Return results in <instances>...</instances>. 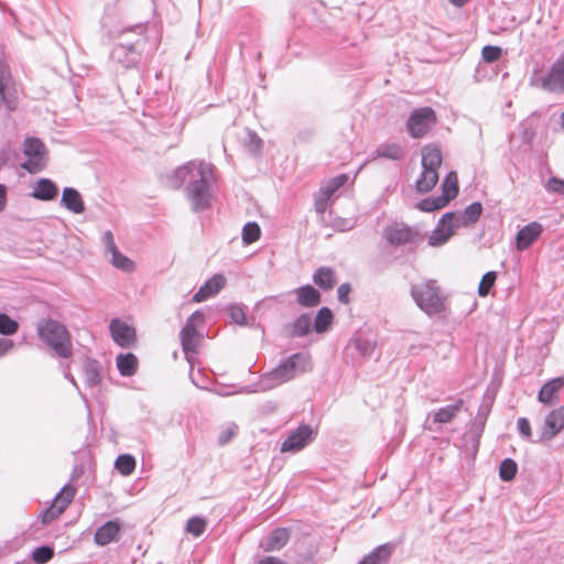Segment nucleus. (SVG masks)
<instances>
[{
    "instance_id": "f257e3e1",
    "label": "nucleus",
    "mask_w": 564,
    "mask_h": 564,
    "mask_svg": "<svg viewBox=\"0 0 564 564\" xmlns=\"http://www.w3.org/2000/svg\"><path fill=\"white\" fill-rule=\"evenodd\" d=\"M215 181L214 165L205 161H189L174 171L170 178L173 188L185 182L186 196L194 212L208 208L212 202V183Z\"/></svg>"
},
{
    "instance_id": "f03ea898",
    "label": "nucleus",
    "mask_w": 564,
    "mask_h": 564,
    "mask_svg": "<svg viewBox=\"0 0 564 564\" xmlns=\"http://www.w3.org/2000/svg\"><path fill=\"white\" fill-rule=\"evenodd\" d=\"M313 370L312 358L305 352H295L281 362L261 379L263 389H272L303 373Z\"/></svg>"
},
{
    "instance_id": "7ed1b4c3",
    "label": "nucleus",
    "mask_w": 564,
    "mask_h": 564,
    "mask_svg": "<svg viewBox=\"0 0 564 564\" xmlns=\"http://www.w3.org/2000/svg\"><path fill=\"white\" fill-rule=\"evenodd\" d=\"M36 334L58 357L69 358L73 355L70 334L63 323L51 317H42L36 322Z\"/></svg>"
},
{
    "instance_id": "20e7f679",
    "label": "nucleus",
    "mask_w": 564,
    "mask_h": 564,
    "mask_svg": "<svg viewBox=\"0 0 564 564\" xmlns=\"http://www.w3.org/2000/svg\"><path fill=\"white\" fill-rule=\"evenodd\" d=\"M411 296L415 304L430 316L445 311V297L436 280L413 284Z\"/></svg>"
},
{
    "instance_id": "39448f33",
    "label": "nucleus",
    "mask_w": 564,
    "mask_h": 564,
    "mask_svg": "<svg viewBox=\"0 0 564 564\" xmlns=\"http://www.w3.org/2000/svg\"><path fill=\"white\" fill-rule=\"evenodd\" d=\"M22 151L28 160L20 164L21 169L30 174H36L45 169L46 148L42 140L35 137L26 138Z\"/></svg>"
},
{
    "instance_id": "423d86ee",
    "label": "nucleus",
    "mask_w": 564,
    "mask_h": 564,
    "mask_svg": "<svg viewBox=\"0 0 564 564\" xmlns=\"http://www.w3.org/2000/svg\"><path fill=\"white\" fill-rule=\"evenodd\" d=\"M205 315L202 311L197 310L186 319L185 325L182 327L180 337L182 349L188 359L189 354H196L198 343L200 340L202 335L197 330V324L204 322Z\"/></svg>"
},
{
    "instance_id": "0eeeda50",
    "label": "nucleus",
    "mask_w": 564,
    "mask_h": 564,
    "mask_svg": "<svg viewBox=\"0 0 564 564\" xmlns=\"http://www.w3.org/2000/svg\"><path fill=\"white\" fill-rule=\"evenodd\" d=\"M110 57L113 62L126 68L137 66L141 59L140 40L119 41V43L113 46Z\"/></svg>"
},
{
    "instance_id": "6e6552de",
    "label": "nucleus",
    "mask_w": 564,
    "mask_h": 564,
    "mask_svg": "<svg viewBox=\"0 0 564 564\" xmlns=\"http://www.w3.org/2000/svg\"><path fill=\"white\" fill-rule=\"evenodd\" d=\"M435 111L430 107L415 109L409 117L406 127L412 138H422L435 123Z\"/></svg>"
},
{
    "instance_id": "1a4fd4ad",
    "label": "nucleus",
    "mask_w": 564,
    "mask_h": 564,
    "mask_svg": "<svg viewBox=\"0 0 564 564\" xmlns=\"http://www.w3.org/2000/svg\"><path fill=\"white\" fill-rule=\"evenodd\" d=\"M536 85L549 93L564 94V54L552 64L545 75L536 79Z\"/></svg>"
},
{
    "instance_id": "9d476101",
    "label": "nucleus",
    "mask_w": 564,
    "mask_h": 564,
    "mask_svg": "<svg viewBox=\"0 0 564 564\" xmlns=\"http://www.w3.org/2000/svg\"><path fill=\"white\" fill-rule=\"evenodd\" d=\"M316 432L308 424H301L293 430L281 445L282 453H296L307 446L316 436Z\"/></svg>"
},
{
    "instance_id": "9b49d317",
    "label": "nucleus",
    "mask_w": 564,
    "mask_h": 564,
    "mask_svg": "<svg viewBox=\"0 0 564 564\" xmlns=\"http://www.w3.org/2000/svg\"><path fill=\"white\" fill-rule=\"evenodd\" d=\"M76 494V488L72 485H65L54 498V503L42 514V522L50 523L56 519L70 503Z\"/></svg>"
},
{
    "instance_id": "f8f14e48",
    "label": "nucleus",
    "mask_w": 564,
    "mask_h": 564,
    "mask_svg": "<svg viewBox=\"0 0 564 564\" xmlns=\"http://www.w3.org/2000/svg\"><path fill=\"white\" fill-rule=\"evenodd\" d=\"M564 429V406H560L551 411L544 421V425L540 433V436L534 442H547L551 441Z\"/></svg>"
},
{
    "instance_id": "ddd939ff",
    "label": "nucleus",
    "mask_w": 564,
    "mask_h": 564,
    "mask_svg": "<svg viewBox=\"0 0 564 564\" xmlns=\"http://www.w3.org/2000/svg\"><path fill=\"white\" fill-rule=\"evenodd\" d=\"M109 330L113 341L123 348L132 346L137 340L135 329L119 318L111 319Z\"/></svg>"
},
{
    "instance_id": "4468645a",
    "label": "nucleus",
    "mask_w": 564,
    "mask_h": 564,
    "mask_svg": "<svg viewBox=\"0 0 564 564\" xmlns=\"http://www.w3.org/2000/svg\"><path fill=\"white\" fill-rule=\"evenodd\" d=\"M419 232L408 226H391L384 231L387 241L394 247L413 243L419 239Z\"/></svg>"
},
{
    "instance_id": "2eb2a0df",
    "label": "nucleus",
    "mask_w": 564,
    "mask_h": 564,
    "mask_svg": "<svg viewBox=\"0 0 564 564\" xmlns=\"http://www.w3.org/2000/svg\"><path fill=\"white\" fill-rule=\"evenodd\" d=\"M120 531V523L117 520H109L96 530L94 535L95 543L99 546H105L112 541H118Z\"/></svg>"
},
{
    "instance_id": "dca6fc26",
    "label": "nucleus",
    "mask_w": 564,
    "mask_h": 564,
    "mask_svg": "<svg viewBox=\"0 0 564 564\" xmlns=\"http://www.w3.org/2000/svg\"><path fill=\"white\" fill-rule=\"evenodd\" d=\"M489 411L490 409L488 406L480 405L470 431L467 434H465L466 440L470 438L473 441L474 455H476L478 452L479 441L484 432Z\"/></svg>"
},
{
    "instance_id": "f3484780",
    "label": "nucleus",
    "mask_w": 564,
    "mask_h": 564,
    "mask_svg": "<svg viewBox=\"0 0 564 564\" xmlns=\"http://www.w3.org/2000/svg\"><path fill=\"white\" fill-rule=\"evenodd\" d=\"M225 284L226 278L223 274H215L198 289L193 296V301L196 303L206 301L207 299L216 295Z\"/></svg>"
},
{
    "instance_id": "a211bd4d",
    "label": "nucleus",
    "mask_w": 564,
    "mask_h": 564,
    "mask_svg": "<svg viewBox=\"0 0 564 564\" xmlns=\"http://www.w3.org/2000/svg\"><path fill=\"white\" fill-rule=\"evenodd\" d=\"M394 551L395 543L393 542L380 544L364 556L358 564H388Z\"/></svg>"
},
{
    "instance_id": "6ab92c4d",
    "label": "nucleus",
    "mask_w": 564,
    "mask_h": 564,
    "mask_svg": "<svg viewBox=\"0 0 564 564\" xmlns=\"http://www.w3.org/2000/svg\"><path fill=\"white\" fill-rule=\"evenodd\" d=\"M291 532L286 528H276L272 530L265 540L261 543V547L265 552L280 551L290 540Z\"/></svg>"
},
{
    "instance_id": "aec40b11",
    "label": "nucleus",
    "mask_w": 564,
    "mask_h": 564,
    "mask_svg": "<svg viewBox=\"0 0 564 564\" xmlns=\"http://www.w3.org/2000/svg\"><path fill=\"white\" fill-rule=\"evenodd\" d=\"M292 293L296 295V303L302 307H314L322 301L321 292L311 284L296 288Z\"/></svg>"
},
{
    "instance_id": "412c9836",
    "label": "nucleus",
    "mask_w": 564,
    "mask_h": 564,
    "mask_svg": "<svg viewBox=\"0 0 564 564\" xmlns=\"http://www.w3.org/2000/svg\"><path fill=\"white\" fill-rule=\"evenodd\" d=\"M542 230V225L535 221L522 227L517 234V248L528 249L540 237Z\"/></svg>"
},
{
    "instance_id": "4be33fe9",
    "label": "nucleus",
    "mask_w": 564,
    "mask_h": 564,
    "mask_svg": "<svg viewBox=\"0 0 564 564\" xmlns=\"http://www.w3.org/2000/svg\"><path fill=\"white\" fill-rule=\"evenodd\" d=\"M58 195V187L57 185L51 180V178H40L35 186L33 187V191L31 193V196L35 199L48 202L53 200Z\"/></svg>"
},
{
    "instance_id": "5701e85b",
    "label": "nucleus",
    "mask_w": 564,
    "mask_h": 564,
    "mask_svg": "<svg viewBox=\"0 0 564 564\" xmlns=\"http://www.w3.org/2000/svg\"><path fill=\"white\" fill-rule=\"evenodd\" d=\"M61 205L74 214H82L85 210L83 197L74 187H65L63 189Z\"/></svg>"
},
{
    "instance_id": "b1692460",
    "label": "nucleus",
    "mask_w": 564,
    "mask_h": 564,
    "mask_svg": "<svg viewBox=\"0 0 564 564\" xmlns=\"http://www.w3.org/2000/svg\"><path fill=\"white\" fill-rule=\"evenodd\" d=\"M463 405H464V400L458 399V400H456L455 403L440 408V409L431 412L429 415L433 417L434 423L446 424V423L452 422L457 416V414L462 410Z\"/></svg>"
},
{
    "instance_id": "393cba45",
    "label": "nucleus",
    "mask_w": 564,
    "mask_h": 564,
    "mask_svg": "<svg viewBox=\"0 0 564 564\" xmlns=\"http://www.w3.org/2000/svg\"><path fill=\"white\" fill-rule=\"evenodd\" d=\"M312 328V317L307 313L301 314L294 322L288 324L285 329L291 338L304 337Z\"/></svg>"
},
{
    "instance_id": "a878e982",
    "label": "nucleus",
    "mask_w": 564,
    "mask_h": 564,
    "mask_svg": "<svg viewBox=\"0 0 564 564\" xmlns=\"http://www.w3.org/2000/svg\"><path fill=\"white\" fill-rule=\"evenodd\" d=\"M454 235L453 228L447 221H443V216L440 218L437 226L429 237V245L432 247L443 246Z\"/></svg>"
},
{
    "instance_id": "bb28decb",
    "label": "nucleus",
    "mask_w": 564,
    "mask_h": 564,
    "mask_svg": "<svg viewBox=\"0 0 564 564\" xmlns=\"http://www.w3.org/2000/svg\"><path fill=\"white\" fill-rule=\"evenodd\" d=\"M563 386L564 379L560 377L545 382L539 391L538 400L544 404H552Z\"/></svg>"
},
{
    "instance_id": "cd10ccee",
    "label": "nucleus",
    "mask_w": 564,
    "mask_h": 564,
    "mask_svg": "<svg viewBox=\"0 0 564 564\" xmlns=\"http://www.w3.org/2000/svg\"><path fill=\"white\" fill-rule=\"evenodd\" d=\"M313 282L324 291L332 290L336 284L335 271L330 267H319L313 274Z\"/></svg>"
},
{
    "instance_id": "c85d7f7f",
    "label": "nucleus",
    "mask_w": 564,
    "mask_h": 564,
    "mask_svg": "<svg viewBox=\"0 0 564 564\" xmlns=\"http://www.w3.org/2000/svg\"><path fill=\"white\" fill-rule=\"evenodd\" d=\"M117 368L121 376L131 377L138 370V358L132 352L119 354L117 356Z\"/></svg>"
},
{
    "instance_id": "c756f323",
    "label": "nucleus",
    "mask_w": 564,
    "mask_h": 564,
    "mask_svg": "<svg viewBox=\"0 0 564 564\" xmlns=\"http://www.w3.org/2000/svg\"><path fill=\"white\" fill-rule=\"evenodd\" d=\"M376 341L364 336H355L348 344L347 349H355L361 357L369 358L376 349Z\"/></svg>"
},
{
    "instance_id": "7c9ffc66",
    "label": "nucleus",
    "mask_w": 564,
    "mask_h": 564,
    "mask_svg": "<svg viewBox=\"0 0 564 564\" xmlns=\"http://www.w3.org/2000/svg\"><path fill=\"white\" fill-rule=\"evenodd\" d=\"M421 164L424 170L437 171L442 164L441 150L436 147H425L422 151Z\"/></svg>"
},
{
    "instance_id": "2f4dec72",
    "label": "nucleus",
    "mask_w": 564,
    "mask_h": 564,
    "mask_svg": "<svg viewBox=\"0 0 564 564\" xmlns=\"http://www.w3.org/2000/svg\"><path fill=\"white\" fill-rule=\"evenodd\" d=\"M85 383L88 387H96L101 381V367L95 359H87L84 366Z\"/></svg>"
},
{
    "instance_id": "473e14b6",
    "label": "nucleus",
    "mask_w": 564,
    "mask_h": 564,
    "mask_svg": "<svg viewBox=\"0 0 564 564\" xmlns=\"http://www.w3.org/2000/svg\"><path fill=\"white\" fill-rule=\"evenodd\" d=\"M333 319V312L328 307L323 306L317 311L314 321H312V326L316 333L322 334L330 327Z\"/></svg>"
},
{
    "instance_id": "72a5a7b5",
    "label": "nucleus",
    "mask_w": 564,
    "mask_h": 564,
    "mask_svg": "<svg viewBox=\"0 0 564 564\" xmlns=\"http://www.w3.org/2000/svg\"><path fill=\"white\" fill-rule=\"evenodd\" d=\"M373 158H386L390 160H401L404 155V151L398 143H386L380 144L372 153Z\"/></svg>"
},
{
    "instance_id": "f704fd0d",
    "label": "nucleus",
    "mask_w": 564,
    "mask_h": 564,
    "mask_svg": "<svg viewBox=\"0 0 564 564\" xmlns=\"http://www.w3.org/2000/svg\"><path fill=\"white\" fill-rule=\"evenodd\" d=\"M437 181V171L423 169L420 177L415 182V188L419 193H427L436 185Z\"/></svg>"
},
{
    "instance_id": "c9c22d12",
    "label": "nucleus",
    "mask_w": 564,
    "mask_h": 564,
    "mask_svg": "<svg viewBox=\"0 0 564 564\" xmlns=\"http://www.w3.org/2000/svg\"><path fill=\"white\" fill-rule=\"evenodd\" d=\"M458 194V183L457 177L454 172H451L445 177L442 184V197L446 198V202L449 203L454 199Z\"/></svg>"
},
{
    "instance_id": "e433bc0d",
    "label": "nucleus",
    "mask_w": 564,
    "mask_h": 564,
    "mask_svg": "<svg viewBox=\"0 0 564 564\" xmlns=\"http://www.w3.org/2000/svg\"><path fill=\"white\" fill-rule=\"evenodd\" d=\"M115 468L123 476H128L133 473L135 468V459L130 454H121L115 462Z\"/></svg>"
},
{
    "instance_id": "4c0bfd02",
    "label": "nucleus",
    "mask_w": 564,
    "mask_h": 564,
    "mask_svg": "<svg viewBox=\"0 0 564 564\" xmlns=\"http://www.w3.org/2000/svg\"><path fill=\"white\" fill-rule=\"evenodd\" d=\"M110 254H111L110 263L115 268L120 269L124 272L133 271V269H134L133 261L131 259H129L128 257H126L124 254H122L118 249L110 252Z\"/></svg>"
},
{
    "instance_id": "58836bf2",
    "label": "nucleus",
    "mask_w": 564,
    "mask_h": 564,
    "mask_svg": "<svg viewBox=\"0 0 564 564\" xmlns=\"http://www.w3.org/2000/svg\"><path fill=\"white\" fill-rule=\"evenodd\" d=\"M448 203L442 195L436 197H427L417 203V208L422 212H434L445 207Z\"/></svg>"
},
{
    "instance_id": "ea45409f",
    "label": "nucleus",
    "mask_w": 564,
    "mask_h": 564,
    "mask_svg": "<svg viewBox=\"0 0 564 564\" xmlns=\"http://www.w3.org/2000/svg\"><path fill=\"white\" fill-rule=\"evenodd\" d=\"M518 471V465L512 458H505L499 466V477L503 481L514 479Z\"/></svg>"
},
{
    "instance_id": "a19ab883",
    "label": "nucleus",
    "mask_w": 564,
    "mask_h": 564,
    "mask_svg": "<svg viewBox=\"0 0 564 564\" xmlns=\"http://www.w3.org/2000/svg\"><path fill=\"white\" fill-rule=\"evenodd\" d=\"M260 235V226L256 221H249L243 226L241 237L245 245H251L259 240Z\"/></svg>"
},
{
    "instance_id": "79ce46f5",
    "label": "nucleus",
    "mask_w": 564,
    "mask_h": 564,
    "mask_svg": "<svg viewBox=\"0 0 564 564\" xmlns=\"http://www.w3.org/2000/svg\"><path fill=\"white\" fill-rule=\"evenodd\" d=\"M207 522L204 518L194 516L187 520L185 530L187 533L198 538L205 532Z\"/></svg>"
},
{
    "instance_id": "37998d69",
    "label": "nucleus",
    "mask_w": 564,
    "mask_h": 564,
    "mask_svg": "<svg viewBox=\"0 0 564 564\" xmlns=\"http://www.w3.org/2000/svg\"><path fill=\"white\" fill-rule=\"evenodd\" d=\"M19 330V323L7 313H0V335L12 336Z\"/></svg>"
},
{
    "instance_id": "c03bdc74",
    "label": "nucleus",
    "mask_w": 564,
    "mask_h": 564,
    "mask_svg": "<svg viewBox=\"0 0 564 564\" xmlns=\"http://www.w3.org/2000/svg\"><path fill=\"white\" fill-rule=\"evenodd\" d=\"M54 556V549L51 545H41L32 552V561L35 564H45Z\"/></svg>"
},
{
    "instance_id": "a18cd8bd",
    "label": "nucleus",
    "mask_w": 564,
    "mask_h": 564,
    "mask_svg": "<svg viewBox=\"0 0 564 564\" xmlns=\"http://www.w3.org/2000/svg\"><path fill=\"white\" fill-rule=\"evenodd\" d=\"M443 221H447L455 231L460 227H470L463 212H448L443 215Z\"/></svg>"
},
{
    "instance_id": "49530a36",
    "label": "nucleus",
    "mask_w": 564,
    "mask_h": 564,
    "mask_svg": "<svg viewBox=\"0 0 564 564\" xmlns=\"http://www.w3.org/2000/svg\"><path fill=\"white\" fill-rule=\"evenodd\" d=\"M145 29L144 24H135L133 26L126 28L120 32L119 39L120 41H135L137 39L141 41V36L144 34Z\"/></svg>"
},
{
    "instance_id": "de8ad7c7",
    "label": "nucleus",
    "mask_w": 564,
    "mask_h": 564,
    "mask_svg": "<svg viewBox=\"0 0 564 564\" xmlns=\"http://www.w3.org/2000/svg\"><path fill=\"white\" fill-rule=\"evenodd\" d=\"M226 311L235 324L240 326L247 325V317L243 305L230 304L227 306Z\"/></svg>"
},
{
    "instance_id": "09e8293b",
    "label": "nucleus",
    "mask_w": 564,
    "mask_h": 564,
    "mask_svg": "<svg viewBox=\"0 0 564 564\" xmlns=\"http://www.w3.org/2000/svg\"><path fill=\"white\" fill-rule=\"evenodd\" d=\"M482 210H484L482 205L479 202L471 203L463 210V214L465 215V219L467 220L469 226L475 225L479 220V218L482 214Z\"/></svg>"
},
{
    "instance_id": "8fccbe9b",
    "label": "nucleus",
    "mask_w": 564,
    "mask_h": 564,
    "mask_svg": "<svg viewBox=\"0 0 564 564\" xmlns=\"http://www.w3.org/2000/svg\"><path fill=\"white\" fill-rule=\"evenodd\" d=\"M348 181V176L346 174H340L333 177L324 187L321 189L325 193L326 196L332 197L340 187H343Z\"/></svg>"
},
{
    "instance_id": "3c124183",
    "label": "nucleus",
    "mask_w": 564,
    "mask_h": 564,
    "mask_svg": "<svg viewBox=\"0 0 564 564\" xmlns=\"http://www.w3.org/2000/svg\"><path fill=\"white\" fill-rule=\"evenodd\" d=\"M497 273L495 271H489L482 275L478 286L479 296L485 297L489 294L490 290L495 285Z\"/></svg>"
},
{
    "instance_id": "603ef678",
    "label": "nucleus",
    "mask_w": 564,
    "mask_h": 564,
    "mask_svg": "<svg viewBox=\"0 0 564 564\" xmlns=\"http://www.w3.org/2000/svg\"><path fill=\"white\" fill-rule=\"evenodd\" d=\"M502 55V48L496 45H486L481 50V57L486 63H494Z\"/></svg>"
},
{
    "instance_id": "864d4df0",
    "label": "nucleus",
    "mask_w": 564,
    "mask_h": 564,
    "mask_svg": "<svg viewBox=\"0 0 564 564\" xmlns=\"http://www.w3.org/2000/svg\"><path fill=\"white\" fill-rule=\"evenodd\" d=\"M263 141L262 139L253 131H248L247 134V148L248 150L254 154H260L262 150Z\"/></svg>"
},
{
    "instance_id": "5fc2aeb1",
    "label": "nucleus",
    "mask_w": 564,
    "mask_h": 564,
    "mask_svg": "<svg viewBox=\"0 0 564 564\" xmlns=\"http://www.w3.org/2000/svg\"><path fill=\"white\" fill-rule=\"evenodd\" d=\"M329 199L330 197L326 196L325 193L322 189H319V193L315 197L314 202V207L318 215H323L326 212Z\"/></svg>"
},
{
    "instance_id": "6e6d98bb",
    "label": "nucleus",
    "mask_w": 564,
    "mask_h": 564,
    "mask_svg": "<svg viewBox=\"0 0 564 564\" xmlns=\"http://www.w3.org/2000/svg\"><path fill=\"white\" fill-rule=\"evenodd\" d=\"M545 188L549 192L556 193V194L564 196V180L558 178L556 176H552L549 178Z\"/></svg>"
},
{
    "instance_id": "4d7b16f0",
    "label": "nucleus",
    "mask_w": 564,
    "mask_h": 564,
    "mask_svg": "<svg viewBox=\"0 0 564 564\" xmlns=\"http://www.w3.org/2000/svg\"><path fill=\"white\" fill-rule=\"evenodd\" d=\"M238 432V426L236 424H231L220 432L218 436V443L220 445L227 444Z\"/></svg>"
},
{
    "instance_id": "13d9d810",
    "label": "nucleus",
    "mask_w": 564,
    "mask_h": 564,
    "mask_svg": "<svg viewBox=\"0 0 564 564\" xmlns=\"http://www.w3.org/2000/svg\"><path fill=\"white\" fill-rule=\"evenodd\" d=\"M517 426L519 430V433L521 436H523L527 440L531 438L532 432H531V425L528 419L520 417L518 419Z\"/></svg>"
},
{
    "instance_id": "bf43d9fd",
    "label": "nucleus",
    "mask_w": 564,
    "mask_h": 564,
    "mask_svg": "<svg viewBox=\"0 0 564 564\" xmlns=\"http://www.w3.org/2000/svg\"><path fill=\"white\" fill-rule=\"evenodd\" d=\"M351 291V286L349 283H343L337 289V297L340 303L347 304L349 303V293Z\"/></svg>"
},
{
    "instance_id": "052dcab7",
    "label": "nucleus",
    "mask_w": 564,
    "mask_h": 564,
    "mask_svg": "<svg viewBox=\"0 0 564 564\" xmlns=\"http://www.w3.org/2000/svg\"><path fill=\"white\" fill-rule=\"evenodd\" d=\"M102 243L105 246V250L107 253H110V252L115 251L116 249H118L115 243L113 234L110 230H107L102 235Z\"/></svg>"
},
{
    "instance_id": "680f3d73",
    "label": "nucleus",
    "mask_w": 564,
    "mask_h": 564,
    "mask_svg": "<svg viewBox=\"0 0 564 564\" xmlns=\"http://www.w3.org/2000/svg\"><path fill=\"white\" fill-rule=\"evenodd\" d=\"M333 227L338 231H348L352 229L354 223L349 219L336 218L334 220Z\"/></svg>"
},
{
    "instance_id": "e2e57ef3",
    "label": "nucleus",
    "mask_w": 564,
    "mask_h": 564,
    "mask_svg": "<svg viewBox=\"0 0 564 564\" xmlns=\"http://www.w3.org/2000/svg\"><path fill=\"white\" fill-rule=\"evenodd\" d=\"M13 347H14L13 340L7 339V338H0V357L4 356Z\"/></svg>"
},
{
    "instance_id": "0e129e2a",
    "label": "nucleus",
    "mask_w": 564,
    "mask_h": 564,
    "mask_svg": "<svg viewBox=\"0 0 564 564\" xmlns=\"http://www.w3.org/2000/svg\"><path fill=\"white\" fill-rule=\"evenodd\" d=\"M7 206V187L0 184V213L4 210Z\"/></svg>"
},
{
    "instance_id": "69168bd1",
    "label": "nucleus",
    "mask_w": 564,
    "mask_h": 564,
    "mask_svg": "<svg viewBox=\"0 0 564 564\" xmlns=\"http://www.w3.org/2000/svg\"><path fill=\"white\" fill-rule=\"evenodd\" d=\"M258 564H288L286 562L280 560L275 556H265L259 561Z\"/></svg>"
},
{
    "instance_id": "338daca9",
    "label": "nucleus",
    "mask_w": 564,
    "mask_h": 564,
    "mask_svg": "<svg viewBox=\"0 0 564 564\" xmlns=\"http://www.w3.org/2000/svg\"><path fill=\"white\" fill-rule=\"evenodd\" d=\"M469 0H449V2L452 4H454L455 7H463L464 4H466Z\"/></svg>"
},
{
    "instance_id": "774afa93",
    "label": "nucleus",
    "mask_w": 564,
    "mask_h": 564,
    "mask_svg": "<svg viewBox=\"0 0 564 564\" xmlns=\"http://www.w3.org/2000/svg\"><path fill=\"white\" fill-rule=\"evenodd\" d=\"M561 128L564 130V111L561 115Z\"/></svg>"
}]
</instances>
